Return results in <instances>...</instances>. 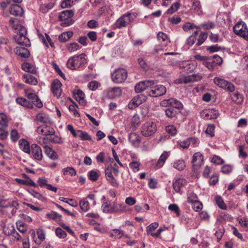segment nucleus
I'll use <instances>...</instances> for the list:
<instances>
[{
  "label": "nucleus",
  "instance_id": "obj_57",
  "mask_svg": "<svg viewBox=\"0 0 248 248\" xmlns=\"http://www.w3.org/2000/svg\"><path fill=\"white\" fill-rule=\"evenodd\" d=\"M177 111L172 108H168L165 110L166 115L169 118L175 117Z\"/></svg>",
  "mask_w": 248,
  "mask_h": 248
},
{
  "label": "nucleus",
  "instance_id": "obj_20",
  "mask_svg": "<svg viewBox=\"0 0 248 248\" xmlns=\"http://www.w3.org/2000/svg\"><path fill=\"white\" fill-rule=\"evenodd\" d=\"M170 153L169 152L164 151L160 155L159 159L156 163L155 168L156 169H160L162 168L165 162H166V160L168 158V157L170 156Z\"/></svg>",
  "mask_w": 248,
  "mask_h": 248
},
{
  "label": "nucleus",
  "instance_id": "obj_14",
  "mask_svg": "<svg viewBox=\"0 0 248 248\" xmlns=\"http://www.w3.org/2000/svg\"><path fill=\"white\" fill-rule=\"evenodd\" d=\"M219 115L217 110L215 109H206L201 112V117L206 120L216 119Z\"/></svg>",
  "mask_w": 248,
  "mask_h": 248
},
{
  "label": "nucleus",
  "instance_id": "obj_9",
  "mask_svg": "<svg viewBox=\"0 0 248 248\" xmlns=\"http://www.w3.org/2000/svg\"><path fill=\"white\" fill-rule=\"evenodd\" d=\"M214 82L218 87L222 88L229 92L234 91L235 87L233 84L224 79L218 77H216L214 79Z\"/></svg>",
  "mask_w": 248,
  "mask_h": 248
},
{
  "label": "nucleus",
  "instance_id": "obj_61",
  "mask_svg": "<svg viewBox=\"0 0 248 248\" xmlns=\"http://www.w3.org/2000/svg\"><path fill=\"white\" fill-rule=\"evenodd\" d=\"M78 133H79L78 137L82 140H91V137L86 132L79 130Z\"/></svg>",
  "mask_w": 248,
  "mask_h": 248
},
{
  "label": "nucleus",
  "instance_id": "obj_5",
  "mask_svg": "<svg viewBox=\"0 0 248 248\" xmlns=\"http://www.w3.org/2000/svg\"><path fill=\"white\" fill-rule=\"evenodd\" d=\"M136 15L135 13H127L117 19L116 22V26L118 28L125 27L132 23Z\"/></svg>",
  "mask_w": 248,
  "mask_h": 248
},
{
  "label": "nucleus",
  "instance_id": "obj_59",
  "mask_svg": "<svg viewBox=\"0 0 248 248\" xmlns=\"http://www.w3.org/2000/svg\"><path fill=\"white\" fill-rule=\"evenodd\" d=\"M210 70H213L217 66L211 58H207L205 64H204Z\"/></svg>",
  "mask_w": 248,
  "mask_h": 248
},
{
  "label": "nucleus",
  "instance_id": "obj_23",
  "mask_svg": "<svg viewBox=\"0 0 248 248\" xmlns=\"http://www.w3.org/2000/svg\"><path fill=\"white\" fill-rule=\"evenodd\" d=\"M16 102L18 105L24 107L32 109L33 108V103L30 102L28 99L23 97H17L16 99Z\"/></svg>",
  "mask_w": 248,
  "mask_h": 248
},
{
  "label": "nucleus",
  "instance_id": "obj_11",
  "mask_svg": "<svg viewBox=\"0 0 248 248\" xmlns=\"http://www.w3.org/2000/svg\"><path fill=\"white\" fill-rule=\"evenodd\" d=\"M202 78V75L200 74H192L182 77L179 79V82L180 83L187 84L200 81Z\"/></svg>",
  "mask_w": 248,
  "mask_h": 248
},
{
  "label": "nucleus",
  "instance_id": "obj_49",
  "mask_svg": "<svg viewBox=\"0 0 248 248\" xmlns=\"http://www.w3.org/2000/svg\"><path fill=\"white\" fill-rule=\"evenodd\" d=\"M124 235V232L121 230L114 229L112 230V232L110 234V237H114L115 238L120 239Z\"/></svg>",
  "mask_w": 248,
  "mask_h": 248
},
{
  "label": "nucleus",
  "instance_id": "obj_31",
  "mask_svg": "<svg viewBox=\"0 0 248 248\" xmlns=\"http://www.w3.org/2000/svg\"><path fill=\"white\" fill-rule=\"evenodd\" d=\"M173 167L178 170H183L186 167L185 161L182 159H177L173 162Z\"/></svg>",
  "mask_w": 248,
  "mask_h": 248
},
{
  "label": "nucleus",
  "instance_id": "obj_30",
  "mask_svg": "<svg viewBox=\"0 0 248 248\" xmlns=\"http://www.w3.org/2000/svg\"><path fill=\"white\" fill-rule=\"evenodd\" d=\"M142 103V100L140 95H137L134 97L128 104V107L130 109H133L138 107Z\"/></svg>",
  "mask_w": 248,
  "mask_h": 248
},
{
  "label": "nucleus",
  "instance_id": "obj_37",
  "mask_svg": "<svg viewBox=\"0 0 248 248\" xmlns=\"http://www.w3.org/2000/svg\"><path fill=\"white\" fill-rule=\"evenodd\" d=\"M158 40L160 42H164L163 45L166 46L168 43H170V40L168 37V36L166 34L162 32H159L157 36Z\"/></svg>",
  "mask_w": 248,
  "mask_h": 248
},
{
  "label": "nucleus",
  "instance_id": "obj_10",
  "mask_svg": "<svg viewBox=\"0 0 248 248\" xmlns=\"http://www.w3.org/2000/svg\"><path fill=\"white\" fill-rule=\"evenodd\" d=\"M25 94L30 102L33 103V107L34 105L38 108H41L43 107L42 102L36 94L31 93L29 90H26L25 91Z\"/></svg>",
  "mask_w": 248,
  "mask_h": 248
},
{
  "label": "nucleus",
  "instance_id": "obj_35",
  "mask_svg": "<svg viewBox=\"0 0 248 248\" xmlns=\"http://www.w3.org/2000/svg\"><path fill=\"white\" fill-rule=\"evenodd\" d=\"M176 64H178V67L184 69L185 71L188 72L192 70L191 69V65L187 61H179V62H177Z\"/></svg>",
  "mask_w": 248,
  "mask_h": 248
},
{
  "label": "nucleus",
  "instance_id": "obj_22",
  "mask_svg": "<svg viewBox=\"0 0 248 248\" xmlns=\"http://www.w3.org/2000/svg\"><path fill=\"white\" fill-rule=\"evenodd\" d=\"M11 15L15 16H21L23 14V9L17 4H11L9 9Z\"/></svg>",
  "mask_w": 248,
  "mask_h": 248
},
{
  "label": "nucleus",
  "instance_id": "obj_55",
  "mask_svg": "<svg viewBox=\"0 0 248 248\" xmlns=\"http://www.w3.org/2000/svg\"><path fill=\"white\" fill-rule=\"evenodd\" d=\"M198 31H194V35L190 36L187 39L186 43L188 46H191L194 44L196 40V36L198 34Z\"/></svg>",
  "mask_w": 248,
  "mask_h": 248
},
{
  "label": "nucleus",
  "instance_id": "obj_45",
  "mask_svg": "<svg viewBox=\"0 0 248 248\" xmlns=\"http://www.w3.org/2000/svg\"><path fill=\"white\" fill-rule=\"evenodd\" d=\"M15 180L17 183L20 184L26 185L34 187L36 186V184L31 179L25 180L18 178H16Z\"/></svg>",
  "mask_w": 248,
  "mask_h": 248
},
{
  "label": "nucleus",
  "instance_id": "obj_52",
  "mask_svg": "<svg viewBox=\"0 0 248 248\" xmlns=\"http://www.w3.org/2000/svg\"><path fill=\"white\" fill-rule=\"evenodd\" d=\"M8 125V121L6 116L3 113H0V125L6 127Z\"/></svg>",
  "mask_w": 248,
  "mask_h": 248
},
{
  "label": "nucleus",
  "instance_id": "obj_13",
  "mask_svg": "<svg viewBox=\"0 0 248 248\" xmlns=\"http://www.w3.org/2000/svg\"><path fill=\"white\" fill-rule=\"evenodd\" d=\"M33 159L41 161L43 158V154L41 148L35 143L31 145V154Z\"/></svg>",
  "mask_w": 248,
  "mask_h": 248
},
{
  "label": "nucleus",
  "instance_id": "obj_44",
  "mask_svg": "<svg viewBox=\"0 0 248 248\" xmlns=\"http://www.w3.org/2000/svg\"><path fill=\"white\" fill-rule=\"evenodd\" d=\"M89 179L93 181H96L100 175L99 171L92 170L88 173Z\"/></svg>",
  "mask_w": 248,
  "mask_h": 248
},
{
  "label": "nucleus",
  "instance_id": "obj_28",
  "mask_svg": "<svg viewBox=\"0 0 248 248\" xmlns=\"http://www.w3.org/2000/svg\"><path fill=\"white\" fill-rule=\"evenodd\" d=\"M44 148L45 154L49 158L53 160L58 158L57 153L51 148L47 145H45Z\"/></svg>",
  "mask_w": 248,
  "mask_h": 248
},
{
  "label": "nucleus",
  "instance_id": "obj_46",
  "mask_svg": "<svg viewBox=\"0 0 248 248\" xmlns=\"http://www.w3.org/2000/svg\"><path fill=\"white\" fill-rule=\"evenodd\" d=\"M215 200L217 204L221 209L226 210L227 209V206L224 203L222 198L221 196H217L215 197Z\"/></svg>",
  "mask_w": 248,
  "mask_h": 248
},
{
  "label": "nucleus",
  "instance_id": "obj_36",
  "mask_svg": "<svg viewBox=\"0 0 248 248\" xmlns=\"http://www.w3.org/2000/svg\"><path fill=\"white\" fill-rule=\"evenodd\" d=\"M66 47L68 52L72 53L79 49L81 46L77 43H71L67 44Z\"/></svg>",
  "mask_w": 248,
  "mask_h": 248
},
{
  "label": "nucleus",
  "instance_id": "obj_54",
  "mask_svg": "<svg viewBox=\"0 0 248 248\" xmlns=\"http://www.w3.org/2000/svg\"><path fill=\"white\" fill-rule=\"evenodd\" d=\"M207 36L208 34L206 32H202L199 36L196 45L198 46L201 45L206 39Z\"/></svg>",
  "mask_w": 248,
  "mask_h": 248
},
{
  "label": "nucleus",
  "instance_id": "obj_58",
  "mask_svg": "<svg viewBox=\"0 0 248 248\" xmlns=\"http://www.w3.org/2000/svg\"><path fill=\"white\" fill-rule=\"evenodd\" d=\"M168 209L174 212L178 217L180 216V210L176 204H170L168 206Z\"/></svg>",
  "mask_w": 248,
  "mask_h": 248
},
{
  "label": "nucleus",
  "instance_id": "obj_2",
  "mask_svg": "<svg viewBox=\"0 0 248 248\" xmlns=\"http://www.w3.org/2000/svg\"><path fill=\"white\" fill-rule=\"evenodd\" d=\"M87 62L86 55L84 53L76 55L69 58L67 62V66L71 70H77L82 67Z\"/></svg>",
  "mask_w": 248,
  "mask_h": 248
},
{
  "label": "nucleus",
  "instance_id": "obj_39",
  "mask_svg": "<svg viewBox=\"0 0 248 248\" xmlns=\"http://www.w3.org/2000/svg\"><path fill=\"white\" fill-rule=\"evenodd\" d=\"M232 101L237 104H240L243 101V95L237 92L234 93L233 94H232Z\"/></svg>",
  "mask_w": 248,
  "mask_h": 248
},
{
  "label": "nucleus",
  "instance_id": "obj_42",
  "mask_svg": "<svg viewBox=\"0 0 248 248\" xmlns=\"http://www.w3.org/2000/svg\"><path fill=\"white\" fill-rule=\"evenodd\" d=\"M102 210L104 213L112 214V205L108 203V202H104L102 204Z\"/></svg>",
  "mask_w": 248,
  "mask_h": 248
},
{
  "label": "nucleus",
  "instance_id": "obj_24",
  "mask_svg": "<svg viewBox=\"0 0 248 248\" xmlns=\"http://www.w3.org/2000/svg\"><path fill=\"white\" fill-rule=\"evenodd\" d=\"M75 99L80 104L84 105L85 100L84 99L85 94L84 93L80 90H75L73 93Z\"/></svg>",
  "mask_w": 248,
  "mask_h": 248
},
{
  "label": "nucleus",
  "instance_id": "obj_64",
  "mask_svg": "<svg viewBox=\"0 0 248 248\" xmlns=\"http://www.w3.org/2000/svg\"><path fill=\"white\" fill-rule=\"evenodd\" d=\"M56 235L60 238H64L67 236V233L60 228L56 229Z\"/></svg>",
  "mask_w": 248,
  "mask_h": 248
},
{
  "label": "nucleus",
  "instance_id": "obj_40",
  "mask_svg": "<svg viewBox=\"0 0 248 248\" xmlns=\"http://www.w3.org/2000/svg\"><path fill=\"white\" fill-rule=\"evenodd\" d=\"M195 139L193 138H188L186 140H180L178 144L183 148H188L191 142H195Z\"/></svg>",
  "mask_w": 248,
  "mask_h": 248
},
{
  "label": "nucleus",
  "instance_id": "obj_19",
  "mask_svg": "<svg viewBox=\"0 0 248 248\" xmlns=\"http://www.w3.org/2000/svg\"><path fill=\"white\" fill-rule=\"evenodd\" d=\"M35 121L37 123L46 124L50 122V119L46 113L41 111L36 114Z\"/></svg>",
  "mask_w": 248,
  "mask_h": 248
},
{
  "label": "nucleus",
  "instance_id": "obj_29",
  "mask_svg": "<svg viewBox=\"0 0 248 248\" xmlns=\"http://www.w3.org/2000/svg\"><path fill=\"white\" fill-rule=\"evenodd\" d=\"M23 77L24 81L28 84L35 85L38 83L37 79L30 74H24Z\"/></svg>",
  "mask_w": 248,
  "mask_h": 248
},
{
  "label": "nucleus",
  "instance_id": "obj_33",
  "mask_svg": "<svg viewBox=\"0 0 248 248\" xmlns=\"http://www.w3.org/2000/svg\"><path fill=\"white\" fill-rule=\"evenodd\" d=\"M2 230L5 235L9 236L13 233L15 229L13 224L8 223L3 226Z\"/></svg>",
  "mask_w": 248,
  "mask_h": 248
},
{
  "label": "nucleus",
  "instance_id": "obj_16",
  "mask_svg": "<svg viewBox=\"0 0 248 248\" xmlns=\"http://www.w3.org/2000/svg\"><path fill=\"white\" fill-rule=\"evenodd\" d=\"M36 131L38 134L45 136L53 135L55 134L54 129L48 125L38 126Z\"/></svg>",
  "mask_w": 248,
  "mask_h": 248
},
{
  "label": "nucleus",
  "instance_id": "obj_21",
  "mask_svg": "<svg viewBox=\"0 0 248 248\" xmlns=\"http://www.w3.org/2000/svg\"><path fill=\"white\" fill-rule=\"evenodd\" d=\"M19 148L24 153L28 154H31V146L30 143L25 139H20L18 141Z\"/></svg>",
  "mask_w": 248,
  "mask_h": 248
},
{
  "label": "nucleus",
  "instance_id": "obj_60",
  "mask_svg": "<svg viewBox=\"0 0 248 248\" xmlns=\"http://www.w3.org/2000/svg\"><path fill=\"white\" fill-rule=\"evenodd\" d=\"M167 132L171 136H175L177 133V130L175 126L173 125H170L166 127Z\"/></svg>",
  "mask_w": 248,
  "mask_h": 248
},
{
  "label": "nucleus",
  "instance_id": "obj_3",
  "mask_svg": "<svg viewBox=\"0 0 248 248\" xmlns=\"http://www.w3.org/2000/svg\"><path fill=\"white\" fill-rule=\"evenodd\" d=\"M74 15V12L72 10H64L61 12L59 15V19L61 21V25L62 27H68L74 22L72 19Z\"/></svg>",
  "mask_w": 248,
  "mask_h": 248
},
{
  "label": "nucleus",
  "instance_id": "obj_4",
  "mask_svg": "<svg viewBox=\"0 0 248 248\" xmlns=\"http://www.w3.org/2000/svg\"><path fill=\"white\" fill-rule=\"evenodd\" d=\"M156 130V124L151 121L145 122L141 127V133L144 137H149L153 135Z\"/></svg>",
  "mask_w": 248,
  "mask_h": 248
},
{
  "label": "nucleus",
  "instance_id": "obj_26",
  "mask_svg": "<svg viewBox=\"0 0 248 248\" xmlns=\"http://www.w3.org/2000/svg\"><path fill=\"white\" fill-rule=\"evenodd\" d=\"M186 184V181L185 179L177 178L173 184V189L176 192H179L181 188L184 186Z\"/></svg>",
  "mask_w": 248,
  "mask_h": 248
},
{
  "label": "nucleus",
  "instance_id": "obj_62",
  "mask_svg": "<svg viewBox=\"0 0 248 248\" xmlns=\"http://www.w3.org/2000/svg\"><path fill=\"white\" fill-rule=\"evenodd\" d=\"M37 234L39 241H36V243L38 245H40L41 242L45 239V233L42 230H40L37 232Z\"/></svg>",
  "mask_w": 248,
  "mask_h": 248
},
{
  "label": "nucleus",
  "instance_id": "obj_63",
  "mask_svg": "<svg viewBox=\"0 0 248 248\" xmlns=\"http://www.w3.org/2000/svg\"><path fill=\"white\" fill-rule=\"evenodd\" d=\"M192 208L196 211L199 212L202 208V203L198 201L192 202Z\"/></svg>",
  "mask_w": 248,
  "mask_h": 248
},
{
  "label": "nucleus",
  "instance_id": "obj_27",
  "mask_svg": "<svg viewBox=\"0 0 248 248\" xmlns=\"http://www.w3.org/2000/svg\"><path fill=\"white\" fill-rule=\"evenodd\" d=\"M16 54L22 58H28L30 56L29 50L24 47H16L15 49Z\"/></svg>",
  "mask_w": 248,
  "mask_h": 248
},
{
  "label": "nucleus",
  "instance_id": "obj_50",
  "mask_svg": "<svg viewBox=\"0 0 248 248\" xmlns=\"http://www.w3.org/2000/svg\"><path fill=\"white\" fill-rule=\"evenodd\" d=\"M46 217L49 219L54 220L55 221H59L62 217V216L58 214L57 212H51L49 213L46 214Z\"/></svg>",
  "mask_w": 248,
  "mask_h": 248
},
{
  "label": "nucleus",
  "instance_id": "obj_43",
  "mask_svg": "<svg viewBox=\"0 0 248 248\" xmlns=\"http://www.w3.org/2000/svg\"><path fill=\"white\" fill-rule=\"evenodd\" d=\"M215 26V24L214 22L212 21H208L207 22H204L201 24L199 27H198V29H202L204 30H210L211 29H213Z\"/></svg>",
  "mask_w": 248,
  "mask_h": 248
},
{
  "label": "nucleus",
  "instance_id": "obj_34",
  "mask_svg": "<svg viewBox=\"0 0 248 248\" xmlns=\"http://www.w3.org/2000/svg\"><path fill=\"white\" fill-rule=\"evenodd\" d=\"M22 68L26 72L34 74L36 72V68L31 63L26 62L22 65Z\"/></svg>",
  "mask_w": 248,
  "mask_h": 248
},
{
  "label": "nucleus",
  "instance_id": "obj_18",
  "mask_svg": "<svg viewBox=\"0 0 248 248\" xmlns=\"http://www.w3.org/2000/svg\"><path fill=\"white\" fill-rule=\"evenodd\" d=\"M203 161L202 155L199 152L194 154L192 158L193 166L196 169H198L202 165Z\"/></svg>",
  "mask_w": 248,
  "mask_h": 248
},
{
  "label": "nucleus",
  "instance_id": "obj_32",
  "mask_svg": "<svg viewBox=\"0 0 248 248\" xmlns=\"http://www.w3.org/2000/svg\"><path fill=\"white\" fill-rule=\"evenodd\" d=\"M79 205L81 210L84 212H88L90 209V205L87 198H82L79 202Z\"/></svg>",
  "mask_w": 248,
  "mask_h": 248
},
{
  "label": "nucleus",
  "instance_id": "obj_12",
  "mask_svg": "<svg viewBox=\"0 0 248 248\" xmlns=\"http://www.w3.org/2000/svg\"><path fill=\"white\" fill-rule=\"evenodd\" d=\"M154 84V81L152 80L142 81L139 82L135 85V90L138 93H141Z\"/></svg>",
  "mask_w": 248,
  "mask_h": 248
},
{
  "label": "nucleus",
  "instance_id": "obj_17",
  "mask_svg": "<svg viewBox=\"0 0 248 248\" xmlns=\"http://www.w3.org/2000/svg\"><path fill=\"white\" fill-rule=\"evenodd\" d=\"M112 205L113 213H125L129 211L125 205L123 203H118L116 200L112 202Z\"/></svg>",
  "mask_w": 248,
  "mask_h": 248
},
{
  "label": "nucleus",
  "instance_id": "obj_6",
  "mask_svg": "<svg viewBox=\"0 0 248 248\" xmlns=\"http://www.w3.org/2000/svg\"><path fill=\"white\" fill-rule=\"evenodd\" d=\"M127 78V71L123 68H118L114 71L111 74L112 81L116 83H121Z\"/></svg>",
  "mask_w": 248,
  "mask_h": 248
},
{
  "label": "nucleus",
  "instance_id": "obj_41",
  "mask_svg": "<svg viewBox=\"0 0 248 248\" xmlns=\"http://www.w3.org/2000/svg\"><path fill=\"white\" fill-rule=\"evenodd\" d=\"M247 148L245 145H241L238 146L237 150L239 152L238 156L239 157L246 158L248 157V154L245 151V150Z\"/></svg>",
  "mask_w": 248,
  "mask_h": 248
},
{
  "label": "nucleus",
  "instance_id": "obj_8",
  "mask_svg": "<svg viewBox=\"0 0 248 248\" xmlns=\"http://www.w3.org/2000/svg\"><path fill=\"white\" fill-rule=\"evenodd\" d=\"M149 95L153 97H156L164 95L166 93V87L162 85H153L150 87Z\"/></svg>",
  "mask_w": 248,
  "mask_h": 248
},
{
  "label": "nucleus",
  "instance_id": "obj_53",
  "mask_svg": "<svg viewBox=\"0 0 248 248\" xmlns=\"http://www.w3.org/2000/svg\"><path fill=\"white\" fill-rule=\"evenodd\" d=\"M170 101H171V106L173 108L178 109H181L183 108V104L180 101L173 98H171Z\"/></svg>",
  "mask_w": 248,
  "mask_h": 248
},
{
  "label": "nucleus",
  "instance_id": "obj_47",
  "mask_svg": "<svg viewBox=\"0 0 248 248\" xmlns=\"http://www.w3.org/2000/svg\"><path fill=\"white\" fill-rule=\"evenodd\" d=\"M59 200L62 202L67 203L72 207H77L78 205V202L73 199H67L64 197H60Z\"/></svg>",
  "mask_w": 248,
  "mask_h": 248
},
{
  "label": "nucleus",
  "instance_id": "obj_7",
  "mask_svg": "<svg viewBox=\"0 0 248 248\" xmlns=\"http://www.w3.org/2000/svg\"><path fill=\"white\" fill-rule=\"evenodd\" d=\"M234 33L246 40H248V29L243 21L238 22L233 27Z\"/></svg>",
  "mask_w": 248,
  "mask_h": 248
},
{
  "label": "nucleus",
  "instance_id": "obj_1",
  "mask_svg": "<svg viewBox=\"0 0 248 248\" xmlns=\"http://www.w3.org/2000/svg\"><path fill=\"white\" fill-rule=\"evenodd\" d=\"M15 30L16 34L14 36V38L16 42L23 46H30V41L26 36L27 32L26 29L24 26L18 25L15 28Z\"/></svg>",
  "mask_w": 248,
  "mask_h": 248
},
{
  "label": "nucleus",
  "instance_id": "obj_25",
  "mask_svg": "<svg viewBox=\"0 0 248 248\" xmlns=\"http://www.w3.org/2000/svg\"><path fill=\"white\" fill-rule=\"evenodd\" d=\"M128 139L131 144L136 147L140 145L141 141L140 136L135 133H130Z\"/></svg>",
  "mask_w": 248,
  "mask_h": 248
},
{
  "label": "nucleus",
  "instance_id": "obj_56",
  "mask_svg": "<svg viewBox=\"0 0 248 248\" xmlns=\"http://www.w3.org/2000/svg\"><path fill=\"white\" fill-rule=\"evenodd\" d=\"M53 7V4L51 3L43 4L40 6V10L42 13H46L49 10L51 9Z\"/></svg>",
  "mask_w": 248,
  "mask_h": 248
},
{
  "label": "nucleus",
  "instance_id": "obj_15",
  "mask_svg": "<svg viewBox=\"0 0 248 248\" xmlns=\"http://www.w3.org/2000/svg\"><path fill=\"white\" fill-rule=\"evenodd\" d=\"M62 84L58 79L54 80L51 84V90L54 96L57 98L61 97L62 93Z\"/></svg>",
  "mask_w": 248,
  "mask_h": 248
},
{
  "label": "nucleus",
  "instance_id": "obj_48",
  "mask_svg": "<svg viewBox=\"0 0 248 248\" xmlns=\"http://www.w3.org/2000/svg\"><path fill=\"white\" fill-rule=\"evenodd\" d=\"M62 171L64 175H69L71 176L76 175V171L71 167H66L62 169Z\"/></svg>",
  "mask_w": 248,
  "mask_h": 248
},
{
  "label": "nucleus",
  "instance_id": "obj_51",
  "mask_svg": "<svg viewBox=\"0 0 248 248\" xmlns=\"http://www.w3.org/2000/svg\"><path fill=\"white\" fill-rule=\"evenodd\" d=\"M180 3L179 2H176L173 3L171 7L169 8L167 10V13L170 14H172L176 11L178 10L180 6Z\"/></svg>",
  "mask_w": 248,
  "mask_h": 248
},
{
  "label": "nucleus",
  "instance_id": "obj_38",
  "mask_svg": "<svg viewBox=\"0 0 248 248\" xmlns=\"http://www.w3.org/2000/svg\"><path fill=\"white\" fill-rule=\"evenodd\" d=\"M73 35V32L68 31L62 33L59 36V41L61 42H65L69 39Z\"/></svg>",
  "mask_w": 248,
  "mask_h": 248
}]
</instances>
